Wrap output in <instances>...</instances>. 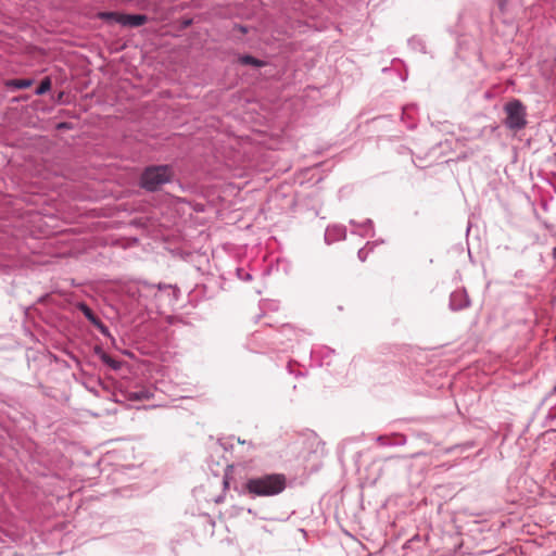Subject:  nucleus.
I'll return each mask as SVG.
<instances>
[{
	"label": "nucleus",
	"instance_id": "1",
	"mask_svg": "<svg viewBox=\"0 0 556 556\" xmlns=\"http://www.w3.org/2000/svg\"><path fill=\"white\" fill-rule=\"evenodd\" d=\"M245 488L255 496H273L285 490L286 477L281 473H273L252 478L247 481Z\"/></svg>",
	"mask_w": 556,
	"mask_h": 556
},
{
	"label": "nucleus",
	"instance_id": "2",
	"mask_svg": "<svg viewBox=\"0 0 556 556\" xmlns=\"http://www.w3.org/2000/svg\"><path fill=\"white\" fill-rule=\"evenodd\" d=\"M506 114L505 125L511 130H520L527 125V111L526 106L520 100L514 99L504 105Z\"/></svg>",
	"mask_w": 556,
	"mask_h": 556
},
{
	"label": "nucleus",
	"instance_id": "3",
	"mask_svg": "<svg viewBox=\"0 0 556 556\" xmlns=\"http://www.w3.org/2000/svg\"><path fill=\"white\" fill-rule=\"evenodd\" d=\"M172 169L167 165L152 166L147 168L141 176V186L147 190L153 191L161 185L169 181Z\"/></svg>",
	"mask_w": 556,
	"mask_h": 556
},
{
	"label": "nucleus",
	"instance_id": "4",
	"mask_svg": "<svg viewBox=\"0 0 556 556\" xmlns=\"http://www.w3.org/2000/svg\"><path fill=\"white\" fill-rule=\"evenodd\" d=\"M102 20H112L123 26L138 27L147 22V16L142 14H121L116 12L100 13Z\"/></svg>",
	"mask_w": 556,
	"mask_h": 556
},
{
	"label": "nucleus",
	"instance_id": "5",
	"mask_svg": "<svg viewBox=\"0 0 556 556\" xmlns=\"http://www.w3.org/2000/svg\"><path fill=\"white\" fill-rule=\"evenodd\" d=\"M240 63L244 64V65H252V66H255V67H262L265 65V62L254 58V56H251V55H243L239 59Z\"/></svg>",
	"mask_w": 556,
	"mask_h": 556
},
{
	"label": "nucleus",
	"instance_id": "6",
	"mask_svg": "<svg viewBox=\"0 0 556 556\" xmlns=\"http://www.w3.org/2000/svg\"><path fill=\"white\" fill-rule=\"evenodd\" d=\"M51 88V80L50 78H45L40 85L38 86L37 90H36V93L37 94H43L46 93L47 91H49Z\"/></svg>",
	"mask_w": 556,
	"mask_h": 556
},
{
	"label": "nucleus",
	"instance_id": "7",
	"mask_svg": "<svg viewBox=\"0 0 556 556\" xmlns=\"http://www.w3.org/2000/svg\"><path fill=\"white\" fill-rule=\"evenodd\" d=\"M12 85L18 89H26L31 85V81L27 79H17L13 80Z\"/></svg>",
	"mask_w": 556,
	"mask_h": 556
},
{
	"label": "nucleus",
	"instance_id": "8",
	"mask_svg": "<svg viewBox=\"0 0 556 556\" xmlns=\"http://www.w3.org/2000/svg\"><path fill=\"white\" fill-rule=\"evenodd\" d=\"M103 359H104V362H105V363L110 364L113 368H116V367H117L116 362H115V361H113V359H111L110 357L104 356V358H103Z\"/></svg>",
	"mask_w": 556,
	"mask_h": 556
},
{
	"label": "nucleus",
	"instance_id": "9",
	"mask_svg": "<svg viewBox=\"0 0 556 556\" xmlns=\"http://www.w3.org/2000/svg\"><path fill=\"white\" fill-rule=\"evenodd\" d=\"M86 315L90 316L89 308H86Z\"/></svg>",
	"mask_w": 556,
	"mask_h": 556
},
{
	"label": "nucleus",
	"instance_id": "10",
	"mask_svg": "<svg viewBox=\"0 0 556 556\" xmlns=\"http://www.w3.org/2000/svg\"><path fill=\"white\" fill-rule=\"evenodd\" d=\"M86 315L90 316L89 308H86Z\"/></svg>",
	"mask_w": 556,
	"mask_h": 556
},
{
	"label": "nucleus",
	"instance_id": "11",
	"mask_svg": "<svg viewBox=\"0 0 556 556\" xmlns=\"http://www.w3.org/2000/svg\"><path fill=\"white\" fill-rule=\"evenodd\" d=\"M86 315L90 316L89 308H86Z\"/></svg>",
	"mask_w": 556,
	"mask_h": 556
}]
</instances>
